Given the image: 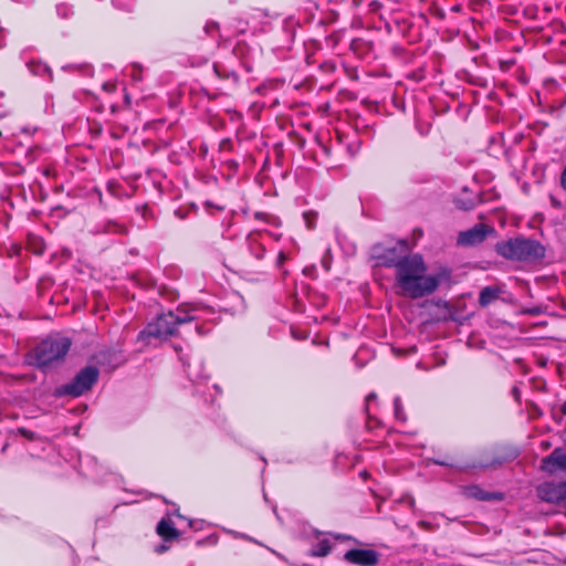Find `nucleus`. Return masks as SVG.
<instances>
[{
	"instance_id": "obj_40",
	"label": "nucleus",
	"mask_w": 566,
	"mask_h": 566,
	"mask_svg": "<svg viewBox=\"0 0 566 566\" xmlns=\"http://www.w3.org/2000/svg\"><path fill=\"white\" fill-rule=\"evenodd\" d=\"M433 13H434L439 19H444V17H446L444 11H443L442 9H440V8L434 9V12H433Z\"/></svg>"
},
{
	"instance_id": "obj_21",
	"label": "nucleus",
	"mask_w": 566,
	"mask_h": 566,
	"mask_svg": "<svg viewBox=\"0 0 566 566\" xmlns=\"http://www.w3.org/2000/svg\"><path fill=\"white\" fill-rule=\"evenodd\" d=\"M332 551V545L328 539L319 541L316 549L313 552L314 556H327Z\"/></svg>"
},
{
	"instance_id": "obj_26",
	"label": "nucleus",
	"mask_w": 566,
	"mask_h": 566,
	"mask_svg": "<svg viewBox=\"0 0 566 566\" xmlns=\"http://www.w3.org/2000/svg\"><path fill=\"white\" fill-rule=\"evenodd\" d=\"M219 150L220 151H232L233 150V143L230 138H223L219 143Z\"/></svg>"
},
{
	"instance_id": "obj_46",
	"label": "nucleus",
	"mask_w": 566,
	"mask_h": 566,
	"mask_svg": "<svg viewBox=\"0 0 566 566\" xmlns=\"http://www.w3.org/2000/svg\"><path fill=\"white\" fill-rule=\"evenodd\" d=\"M178 312H182L184 311V305H179L178 308H177Z\"/></svg>"
},
{
	"instance_id": "obj_20",
	"label": "nucleus",
	"mask_w": 566,
	"mask_h": 566,
	"mask_svg": "<svg viewBox=\"0 0 566 566\" xmlns=\"http://www.w3.org/2000/svg\"><path fill=\"white\" fill-rule=\"evenodd\" d=\"M394 413H395V418L398 421H400V422L407 421V415L403 410V405H402L400 397H396L394 399Z\"/></svg>"
},
{
	"instance_id": "obj_2",
	"label": "nucleus",
	"mask_w": 566,
	"mask_h": 566,
	"mask_svg": "<svg viewBox=\"0 0 566 566\" xmlns=\"http://www.w3.org/2000/svg\"><path fill=\"white\" fill-rule=\"evenodd\" d=\"M539 470L551 476H559V472L565 474L564 479L547 480L541 482L535 488L536 496L539 501L553 505L566 504V452L563 448H555L548 455L544 457L539 463Z\"/></svg>"
},
{
	"instance_id": "obj_5",
	"label": "nucleus",
	"mask_w": 566,
	"mask_h": 566,
	"mask_svg": "<svg viewBox=\"0 0 566 566\" xmlns=\"http://www.w3.org/2000/svg\"><path fill=\"white\" fill-rule=\"evenodd\" d=\"M177 334L175 313L169 311L158 315L139 332L138 340L150 343L151 339L163 340Z\"/></svg>"
},
{
	"instance_id": "obj_45",
	"label": "nucleus",
	"mask_w": 566,
	"mask_h": 566,
	"mask_svg": "<svg viewBox=\"0 0 566 566\" xmlns=\"http://www.w3.org/2000/svg\"><path fill=\"white\" fill-rule=\"evenodd\" d=\"M20 432L25 436V437H29V431L27 429H20Z\"/></svg>"
},
{
	"instance_id": "obj_23",
	"label": "nucleus",
	"mask_w": 566,
	"mask_h": 566,
	"mask_svg": "<svg viewBox=\"0 0 566 566\" xmlns=\"http://www.w3.org/2000/svg\"><path fill=\"white\" fill-rule=\"evenodd\" d=\"M343 36H344V31H342V30L335 31L326 38V43L328 45H331L332 48H335L342 41Z\"/></svg>"
},
{
	"instance_id": "obj_19",
	"label": "nucleus",
	"mask_w": 566,
	"mask_h": 566,
	"mask_svg": "<svg viewBox=\"0 0 566 566\" xmlns=\"http://www.w3.org/2000/svg\"><path fill=\"white\" fill-rule=\"evenodd\" d=\"M458 460H459V457L455 453L446 454V455L437 454L432 459L433 463H436L438 465H442V467H455L458 464Z\"/></svg>"
},
{
	"instance_id": "obj_22",
	"label": "nucleus",
	"mask_w": 566,
	"mask_h": 566,
	"mask_svg": "<svg viewBox=\"0 0 566 566\" xmlns=\"http://www.w3.org/2000/svg\"><path fill=\"white\" fill-rule=\"evenodd\" d=\"M103 231L106 233H123L126 231L123 224L117 223L116 221L109 220L105 222L103 226Z\"/></svg>"
},
{
	"instance_id": "obj_43",
	"label": "nucleus",
	"mask_w": 566,
	"mask_h": 566,
	"mask_svg": "<svg viewBox=\"0 0 566 566\" xmlns=\"http://www.w3.org/2000/svg\"><path fill=\"white\" fill-rule=\"evenodd\" d=\"M462 10V7L460 4H455L451 8V11L453 12H460Z\"/></svg>"
},
{
	"instance_id": "obj_39",
	"label": "nucleus",
	"mask_w": 566,
	"mask_h": 566,
	"mask_svg": "<svg viewBox=\"0 0 566 566\" xmlns=\"http://www.w3.org/2000/svg\"><path fill=\"white\" fill-rule=\"evenodd\" d=\"M168 549V547L165 545V544H160L158 546L155 547V552L157 554H163L165 553L166 551Z\"/></svg>"
},
{
	"instance_id": "obj_8",
	"label": "nucleus",
	"mask_w": 566,
	"mask_h": 566,
	"mask_svg": "<svg viewBox=\"0 0 566 566\" xmlns=\"http://www.w3.org/2000/svg\"><path fill=\"white\" fill-rule=\"evenodd\" d=\"M373 258L379 266L394 268L395 274L398 272L400 264L405 262V255H400L396 248H382L380 245L373 248Z\"/></svg>"
},
{
	"instance_id": "obj_47",
	"label": "nucleus",
	"mask_w": 566,
	"mask_h": 566,
	"mask_svg": "<svg viewBox=\"0 0 566 566\" xmlns=\"http://www.w3.org/2000/svg\"><path fill=\"white\" fill-rule=\"evenodd\" d=\"M513 394H514L515 396H517L518 390H517L516 388H514V389H513Z\"/></svg>"
},
{
	"instance_id": "obj_38",
	"label": "nucleus",
	"mask_w": 566,
	"mask_h": 566,
	"mask_svg": "<svg viewBox=\"0 0 566 566\" xmlns=\"http://www.w3.org/2000/svg\"><path fill=\"white\" fill-rule=\"evenodd\" d=\"M254 218L258 219V220L266 221L268 220V214L264 213V212H255L254 213Z\"/></svg>"
},
{
	"instance_id": "obj_12",
	"label": "nucleus",
	"mask_w": 566,
	"mask_h": 566,
	"mask_svg": "<svg viewBox=\"0 0 566 566\" xmlns=\"http://www.w3.org/2000/svg\"><path fill=\"white\" fill-rule=\"evenodd\" d=\"M493 450L499 465L505 462L514 461L515 459L518 458L521 453L520 448L517 446L510 443L499 446Z\"/></svg>"
},
{
	"instance_id": "obj_33",
	"label": "nucleus",
	"mask_w": 566,
	"mask_h": 566,
	"mask_svg": "<svg viewBox=\"0 0 566 566\" xmlns=\"http://www.w3.org/2000/svg\"><path fill=\"white\" fill-rule=\"evenodd\" d=\"M102 87L107 93H114L116 91V84L112 82L104 83Z\"/></svg>"
},
{
	"instance_id": "obj_37",
	"label": "nucleus",
	"mask_w": 566,
	"mask_h": 566,
	"mask_svg": "<svg viewBox=\"0 0 566 566\" xmlns=\"http://www.w3.org/2000/svg\"><path fill=\"white\" fill-rule=\"evenodd\" d=\"M369 7L373 11H376L378 10L380 7H381V3L377 0H373L370 3H369Z\"/></svg>"
},
{
	"instance_id": "obj_48",
	"label": "nucleus",
	"mask_w": 566,
	"mask_h": 566,
	"mask_svg": "<svg viewBox=\"0 0 566 566\" xmlns=\"http://www.w3.org/2000/svg\"><path fill=\"white\" fill-rule=\"evenodd\" d=\"M2 136V132L0 130V137Z\"/></svg>"
},
{
	"instance_id": "obj_42",
	"label": "nucleus",
	"mask_w": 566,
	"mask_h": 566,
	"mask_svg": "<svg viewBox=\"0 0 566 566\" xmlns=\"http://www.w3.org/2000/svg\"><path fill=\"white\" fill-rule=\"evenodd\" d=\"M376 398H377V395H376L375 392H370V394H369V395H367V397H366V402H369V401H371V400H374V399H376Z\"/></svg>"
},
{
	"instance_id": "obj_18",
	"label": "nucleus",
	"mask_w": 566,
	"mask_h": 566,
	"mask_svg": "<svg viewBox=\"0 0 566 566\" xmlns=\"http://www.w3.org/2000/svg\"><path fill=\"white\" fill-rule=\"evenodd\" d=\"M248 245L250 253L256 259V260H263L265 256V247L263 243H261L258 239L256 234H250L248 237Z\"/></svg>"
},
{
	"instance_id": "obj_1",
	"label": "nucleus",
	"mask_w": 566,
	"mask_h": 566,
	"mask_svg": "<svg viewBox=\"0 0 566 566\" xmlns=\"http://www.w3.org/2000/svg\"><path fill=\"white\" fill-rule=\"evenodd\" d=\"M451 271L441 268L438 273L427 275V265L423 258L418 254L405 255V262L400 264L395 274L400 295L411 300H418L434 293L442 282L449 281Z\"/></svg>"
},
{
	"instance_id": "obj_10",
	"label": "nucleus",
	"mask_w": 566,
	"mask_h": 566,
	"mask_svg": "<svg viewBox=\"0 0 566 566\" xmlns=\"http://www.w3.org/2000/svg\"><path fill=\"white\" fill-rule=\"evenodd\" d=\"M233 54L241 61L248 72L253 71L254 59L252 48L245 41H239L233 48Z\"/></svg>"
},
{
	"instance_id": "obj_35",
	"label": "nucleus",
	"mask_w": 566,
	"mask_h": 566,
	"mask_svg": "<svg viewBox=\"0 0 566 566\" xmlns=\"http://www.w3.org/2000/svg\"><path fill=\"white\" fill-rule=\"evenodd\" d=\"M560 187L566 190V164L565 167L560 174Z\"/></svg>"
},
{
	"instance_id": "obj_16",
	"label": "nucleus",
	"mask_w": 566,
	"mask_h": 566,
	"mask_svg": "<svg viewBox=\"0 0 566 566\" xmlns=\"http://www.w3.org/2000/svg\"><path fill=\"white\" fill-rule=\"evenodd\" d=\"M212 69L218 78L230 80L235 86L239 85L240 76L235 71L227 67L226 65L219 62L213 63Z\"/></svg>"
},
{
	"instance_id": "obj_7",
	"label": "nucleus",
	"mask_w": 566,
	"mask_h": 566,
	"mask_svg": "<svg viewBox=\"0 0 566 566\" xmlns=\"http://www.w3.org/2000/svg\"><path fill=\"white\" fill-rule=\"evenodd\" d=\"M493 227L485 223H478L473 228L461 231L457 243L462 247H475L485 241L489 234L494 233Z\"/></svg>"
},
{
	"instance_id": "obj_44",
	"label": "nucleus",
	"mask_w": 566,
	"mask_h": 566,
	"mask_svg": "<svg viewBox=\"0 0 566 566\" xmlns=\"http://www.w3.org/2000/svg\"><path fill=\"white\" fill-rule=\"evenodd\" d=\"M473 83H474V84H476V85H480V86H482V87H485V86H486V81H485V80H483V81H475V82H473Z\"/></svg>"
},
{
	"instance_id": "obj_36",
	"label": "nucleus",
	"mask_w": 566,
	"mask_h": 566,
	"mask_svg": "<svg viewBox=\"0 0 566 566\" xmlns=\"http://www.w3.org/2000/svg\"><path fill=\"white\" fill-rule=\"evenodd\" d=\"M559 412H562V411L559 410ZM565 416H566V415H562V413H559V415L553 413V415H552V417H553L554 421H555L556 423H558V424H560V423H562L563 418H564Z\"/></svg>"
},
{
	"instance_id": "obj_24",
	"label": "nucleus",
	"mask_w": 566,
	"mask_h": 566,
	"mask_svg": "<svg viewBox=\"0 0 566 566\" xmlns=\"http://www.w3.org/2000/svg\"><path fill=\"white\" fill-rule=\"evenodd\" d=\"M303 218H304V221L307 226L308 229H314L315 228V222H316V219H317V213L314 212V211H305L303 213Z\"/></svg>"
},
{
	"instance_id": "obj_25",
	"label": "nucleus",
	"mask_w": 566,
	"mask_h": 566,
	"mask_svg": "<svg viewBox=\"0 0 566 566\" xmlns=\"http://www.w3.org/2000/svg\"><path fill=\"white\" fill-rule=\"evenodd\" d=\"M175 321H176V328L178 329V326L195 321V317L189 314H185L184 316H179V315L175 314Z\"/></svg>"
},
{
	"instance_id": "obj_30",
	"label": "nucleus",
	"mask_w": 566,
	"mask_h": 566,
	"mask_svg": "<svg viewBox=\"0 0 566 566\" xmlns=\"http://www.w3.org/2000/svg\"><path fill=\"white\" fill-rule=\"evenodd\" d=\"M287 256L284 251H280L275 261L277 268H281L286 261Z\"/></svg>"
},
{
	"instance_id": "obj_11",
	"label": "nucleus",
	"mask_w": 566,
	"mask_h": 566,
	"mask_svg": "<svg viewBox=\"0 0 566 566\" xmlns=\"http://www.w3.org/2000/svg\"><path fill=\"white\" fill-rule=\"evenodd\" d=\"M463 494L468 499H473L478 501H493V500H502L503 495L501 493L488 492L484 491L476 484L467 485L463 488Z\"/></svg>"
},
{
	"instance_id": "obj_14",
	"label": "nucleus",
	"mask_w": 566,
	"mask_h": 566,
	"mask_svg": "<svg viewBox=\"0 0 566 566\" xmlns=\"http://www.w3.org/2000/svg\"><path fill=\"white\" fill-rule=\"evenodd\" d=\"M352 52L359 59H366L374 52V43L370 40L355 38L350 42Z\"/></svg>"
},
{
	"instance_id": "obj_31",
	"label": "nucleus",
	"mask_w": 566,
	"mask_h": 566,
	"mask_svg": "<svg viewBox=\"0 0 566 566\" xmlns=\"http://www.w3.org/2000/svg\"><path fill=\"white\" fill-rule=\"evenodd\" d=\"M457 207L462 210H471V209H473L474 203L472 201H470V202L457 201Z\"/></svg>"
},
{
	"instance_id": "obj_13",
	"label": "nucleus",
	"mask_w": 566,
	"mask_h": 566,
	"mask_svg": "<svg viewBox=\"0 0 566 566\" xmlns=\"http://www.w3.org/2000/svg\"><path fill=\"white\" fill-rule=\"evenodd\" d=\"M157 534L164 542H171L177 539L180 535L174 522L170 518H161L156 526Z\"/></svg>"
},
{
	"instance_id": "obj_32",
	"label": "nucleus",
	"mask_w": 566,
	"mask_h": 566,
	"mask_svg": "<svg viewBox=\"0 0 566 566\" xmlns=\"http://www.w3.org/2000/svg\"><path fill=\"white\" fill-rule=\"evenodd\" d=\"M205 28H206V31L208 33H211L213 31H218L219 30V23L214 22V21H211V22H208Z\"/></svg>"
},
{
	"instance_id": "obj_27",
	"label": "nucleus",
	"mask_w": 566,
	"mask_h": 566,
	"mask_svg": "<svg viewBox=\"0 0 566 566\" xmlns=\"http://www.w3.org/2000/svg\"><path fill=\"white\" fill-rule=\"evenodd\" d=\"M319 69L325 73H334L336 70V64L334 61H325L319 65Z\"/></svg>"
},
{
	"instance_id": "obj_6",
	"label": "nucleus",
	"mask_w": 566,
	"mask_h": 566,
	"mask_svg": "<svg viewBox=\"0 0 566 566\" xmlns=\"http://www.w3.org/2000/svg\"><path fill=\"white\" fill-rule=\"evenodd\" d=\"M99 370L95 366H86L82 368L75 377L67 384L60 388V392L73 398L80 397L86 391L91 390L94 384L97 382Z\"/></svg>"
},
{
	"instance_id": "obj_17",
	"label": "nucleus",
	"mask_w": 566,
	"mask_h": 566,
	"mask_svg": "<svg viewBox=\"0 0 566 566\" xmlns=\"http://www.w3.org/2000/svg\"><path fill=\"white\" fill-rule=\"evenodd\" d=\"M497 460L494 453V450H484L481 452L478 460L473 461L470 467L472 468H491V467H497Z\"/></svg>"
},
{
	"instance_id": "obj_15",
	"label": "nucleus",
	"mask_w": 566,
	"mask_h": 566,
	"mask_svg": "<svg viewBox=\"0 0 566 566\" xmlns=\"http://www.w3.org/2000/svg\"><path fill=\"white\" fill-rule=\"evenodd\" d=\"M502 293V289L497 285L484 286L479 294V304L481 307H486L495 302Z\"/></svg>"
},
{
	"instance_id": "obj_3",
	"label": "nucleus",
	"mask_w": 566,
	"mask_h": 566,
	"mask_svg": "<svg viewBox=\"0 0 566 566\" xmlns=\"http://www.w3.org/2000/svg\"><path fill=\"white\" fill-rule=\"evenodd\" d=\"M494 250L507 261L530 264L542 261L546 253L538 240L522 234L496 242Z\"/></svg>"
},
{
	"instance_id": "obj_4",
	"label": "nucleus",
	"mask_w": 566,
	"mask_h": 566,
	"mask_svg": "<svg viewBox=\"0 0 566 566\" xmlns=\"http://www.w3.org/2000/svg\"><path fill=\"white\" fill-rule=\"evenodd\" d=\"M69 337L49 336L34 348L35 365L45 369L64 359L71 348Z\"/></svg>"
},
{
	"instance_id": "obj_9",
	"label": "nucleus",
	"mask_w": 566,
	"mask_h": 566,
	"mask_svg": "<svg viewBox=\"0 0 566 566\" xmlns=\"http://www.w3.org/2000/svg\"><path fill=\"white\" fill-rule=\"evenodd\" d=\"M344 559L354 565L376 566L379 563V554L373 549L353 548L345 553Z\"/></svg>"
},
{
	"instance_id": "obj_29",
	"label": "nucleus",
	"mask_w": 566,
	"mask_h": 566,
	"mask_svg": "<svg viewBox=\"0 0 566 566\" xmlns=\"http://www.w3.org/2000/svg\"><path fill=\"white\" fill-rule=\"evenodd\" d=\"M42 175L48 178H52V177H55L56 170H55V168H53L51 166H46V167L42 168Z\"/></svg>"
},
{
	"instance_id": "obj_41",
	"label": "nucleus",
	"mask_w": 566,
	"mask_h": 566,
	"mask_svg": "<svg viewBox=\"0 0 566 566\" xmlns=\"http://www.w3.org/2000/svg\"><path fill=\"white\" fill-rule=\"evenodd\" d=\"M539 448H541V450H543V451H544V450H547V449H549V448H551V442H549V441H547V440H544V441H542V442H541Z\"/></svg>"
},
{
	"instance_id": "obj_34",
	"label": "nucleus",
	"mask_w": 566,
	"mask_h": 566,
	"mask_svg": "<svg viewBox=\"0 0 566 566\" xmlns=\"http://www.w3.org/2000/svg\"><path fill=\"white\" fill-rule=\"evenodd\" d=\"M549 200H551V203L554 208L556 209H562L563 207V203L560 200H558L555 196L551 195L549 196Z\"/></svg>"
},
{
	"instance_id": "obj_28",
	"label": "nucleus",
	"mask_w": 566,
	"mask_h": 566,
	"mask_svg": "<svg viewBox=\"0 0 566 566\" xmlns=\"http://www.w3.org/2000/svg\"><path fill=\"white\" fill-rule=\"evenodd\" d=\"M321 264L322 266L325 269V271H329L331 270V266H332V258H331V254L329 252H326L322 260H321Z\"/></svg>"
}]
</instances>
